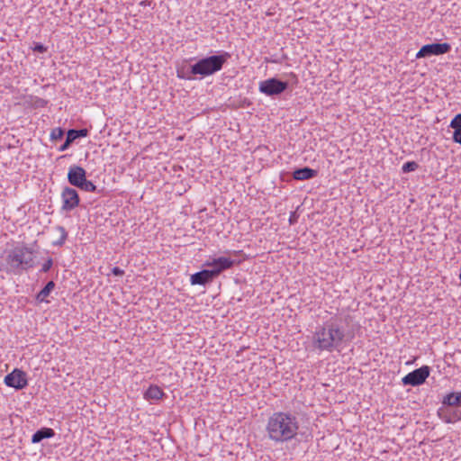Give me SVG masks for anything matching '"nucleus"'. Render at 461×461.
<instances>
[{
    "label": "nucleus",
    "instance_id": "obj_22",
    "mask_svg": "<svg viewBox=\"0 0 461 461\" xmlns=\"http://www.w3.org/2000/svg\"><path fill=\"white\" fill-rule=\"evenodd\" d=\"M80 190L85 192H92L95 193L97 191V186L90 180L86 178L77 186Z\"/></svg>",
    "mask_w": 461,
    "mask_h": 461
},
{
    "label": "nucleus",
    "instance_id": "obj_6",
    "mask_svg": "<svg viewBox=\"0 0 461 461\" xmlns=\"http://www.w3.org/2000/svg\"><path fill=\"white\" fill-rule=\"evenodd\" d=\"M429 374L430 367L429 366H422L403 376L402 382L403 385L418 386L426 381Z\"/></svg>",
    "mask_w": 461,
    "mask_h": 461
},
{
    "label": "nucleus",
    "instance_id": "obj_30",
    "mask_svg": "<svg viewBox=\"0 0 461 461\" xmlns=\"http://www.w3.org/2000/svg\"><path fill=\"white\" fill-rule=\"evenodd\" d=\"M456 115H457V116L459 117V119L461 120V113H458V114H456Z\"/></svg>",
    "mask_w": 461,
    "mask_h": 461
},
{
    "label": "nucleus",
    "instance_id": "obj_18",
    "mask_svg": "<svg viewBox=\"0 0 461 461\" xmlns=\"http://www.w3.org/2000/svg\"><path fill=\"white\" fill-rule=\"evenodd\" d=\"M55 230L59 233V236L57 240L52 241V245L61 247L68 238V232L63 226L59 225L55 228Z\"/></svg>",
    "mask_w": 461,
    "mask_h": 461
},
{
    "label": "nucleus",
    "instance_id": "obj_25",
    "mask_svg": "<svg viewBox=\"0 0 461 461\" xmlns=\"http://www.w3.org/2000/svg\"><path fill=\"white\" fill-rule=\"evenodd\" d=\"M32 50H33V51L38 52V53H44L47 51V48L40 42L35 43Z\"/></svg>",
    "mask_w": 461,
    "mask_h": 461
},
{
    "label": "nucleus",
    "instance_id": "obj_15",
    "mask_svg": "<svg viewBox=\"0 0 461 461\" xmlns=\"http://www.w3.org/2000/svg\"><path fill=\"white\" fill-rule=\"evenodd\" d=\"M55 436V431L51 428L43 427L35 431L32 437V443L37 444L46 438H51Z\"/></svg>",
    "mask_w": 461,
    "mask_h": 461
},
{
    "label": "nucleus",
    "instance_id": "obj_17",
    "mask_svg": "<svg viewBox=\"0 0 461 461\" xmlns=\"http://www.w3.org/2000/svg\"><path fill=\"white\" fill-rule=\"evenodd\" d=\"M449 127L454 129L453 140L461 145V120L457 115L451 120Z\"/></svg>",
    "mask_w": 461,
    "mask_h": 461
},
{
    "label": "nucleus",
    "instance_id": "obj_4",
    "mask_svg": "<svg viewBox=\"0 0 461 461\" xmlns=\"http://www.w3.org/2000/svg\"><path fill=\"white\" fill-rule=\"evenodd\" d=\"M230 57V54L224 51L220 55L203 58L190 67V73L203 77L213 75L222 68Z\"/></svg>",
    "mask_w": 461,
    "mask_h": 461
},
{
    "label": "nucleus",
    "instance_id": "obj_3",
    "mask_svg": "<svg viewBox=\"0 0 461 461\" xmlns=\"http://www.w3.org/2000/svg\"><path fill=\"white\" fill-rule=\"evenodd\" d=\"M5 261L6 272L19 275L34 266L33 251L26 246L15 247L7 252Z\"/></svg>",
    "mask_w": 461,
    "mask_h": 461
},
{
    "label": "nucleus",
    "instance_id": "obj_2",
    "mask_svg": "<svg viewBox=\"0 0 461 461\" xmlns=\"http://www.w3.org/2000/svg\"><path fill=\"white\" fill-rule=\"evenodd\" d=\"M298 429V418L296 414L289 411L274 412L268 418L266 428L268 438L276 443H284L294 438Z\"/></svg>",
    "mask_w": 461,
    "mask_h": 461
},
{
    "label": "nucleus",
    "instance_id": "obj_20",
    "mask_svg": "<svg viewBox=\"0 0 461 461\" xmlns=\"http://www.w3.org/2000/svg\"><path fill=\"white\" fill-rule=\"evenodd\" d=\"M87 134H88V130L87 129H79V130L71 129V130L68 131L67 137L69 140H71L72 142H74L78 138H85V137H86Z\"/></svg>",
    "mask_w": 461,
    "mask_h": 461
},
{
    "label": "nucleus",
    "instance_id": "obj_29",
    "mask_svg": "<svg viewBox=\"0 0 461 461\" xmlns=\"http://www.w3.org/2000/svg\"><path fill=\"white\" fill-rule=\"evenodd\" d=\"M177 77H180V78H187V79H191L192 78L191 76L185 77V76L181 75L180 71H177Z\"/></svg>",
    "mask_w": 461,
    "mask_h": 461
},
{
    "label": "nucleus",
    "instance_id": "obj_14",
    "mask_svg": "<svg viewBox=\"0 0 461 461\" xmlns=\"http://www.w3.org/2000/svg\"><path fill=\"white\" fill-rule=\"evenodd\" d=\"M318 171L308 167L297 168L293 172V177L295 180H309L315 177Z\"/></svg>",
    "mask_w": 461,
    "mask_h": 461
},
{
    "label": "nucleus",
    "instance_id": "obj_5",
    "mask_svg": "<svg viewBox=\"0 0 461 461\" xmlns=\"http://www.w3.org/2000/svg\"><path fill=\"white\" fill-rule=\"evenodd\" d=\"M288 83L276 77L268 78L259 83V91L268 96L277 95L285 92Z\"/></svg>",
    "mask_w": 461,
    "mask_h": 461
},
{
    "label": "nucleus",
    "instance_id": "obj_9",
    "mask_svg": "<svg viewBox=\"0 0 461 461\" xmlns=\"http://www.w3.org/2000/svg\"><path fill=\"white\" fill-rule=\"evenodd\" d=\"M236 261L230 258L219 257L205 261L204 266L212 267L211 271L213 272L215 277L219 276L223 271L231 268Z\"/></svg>",
    "mask_w": 461,
    "mask_h": 461
},
{
    "label": "nucleus",
    "instance_id": "obj_27",
    "mask_svg": "<svg viewBox=\"0 0 461 461\" xmlns=\"http://www.w3.org/2000/svg\"><path fill=\"white\" fill-rule=\"evenodd\" d=\"M72 140L66 137L65 142L59 147V151H65L72 144Z\"/></svg>",
    "mask_w": 461,
    "mask_h": 461
},
{
    "label": "nucleus",
    "instance_id": "obj_13",
    "mask_svg": "<svg viewBox=\"0 0 461 461\" xmlns=\"http://www.w3.org/2000/svg\"><path fill=\"white\" fill-rule=\"evenodd\" d=\"M215 277L213 272L211 269H203L199 272H196L191 276L190 282L193 285H205L206 284L211 283Z\"/></svg>",
    "mask_w": 461,
    "mask_h": 461
},
{
    "label": "nucleus",
    "instance_id": "obj_12",
    "mask_svg": "<svg viewBox=\"0 0 461 461\" xmlns=\"http://www.w3.org/2000/svg\"><path fill=\"white\" fill-rule=\"evenodd\" d=\"M86 178V172L82 167L73 165L69 167L68 181L71 185L77 187Z\"/></svg>",
    "mask_w": 461,
    "mask_h": 461
},
{
    "label": "nucleus",
    "instance_id": "obj_8",
    "mask_svg": "<svg viewBox=\"0 0 461 461\" xmlns=\"http://www.w3.org/2000/svg\"><path fill=\"white\" fill-rule=\"evenodd\" d=\"M5 384L16 390L23 389L28 384L27 374L21 369L15 368L5 375Z\"/></svg>",
    "mask_w": 461,
    "mask_h": 461
},
{
    "label": "nucleus",
    "instance_id": "obj_16",
    "mask_svg": "<svg viewBox=\"0 0 461 461\" xmlns=\"http://www.w3.org/2000/svg\"><path fill=\"white\" fill-rule=\"evenodd\" d=\"M163 396H164V393H163L162 389L158 385H150L144 393V398L147 401H150V400L158 401V400L162 399Z\"/></svg>",
    "mask_w": 461,
    "mask_h": 461
},
{
    "label": "nucleus",
    "instance_id": "obj_23",
    "mask_svg": "<svg viewBox=\"0 0 461 461\" xmlns=\"http://www.w3.org/2000/svg\"><path fill=\"white\" fill-rule=\"evenodd\" d=\"M419 167V165L415 161H408L403 164L402 169L403 173H410L415 171Z\"/></svg>",
    "mask_w": 461,
    "mask_h": 461
},
{
    "label": "nucleus",
    "instance_id": "obj_7",
    "mask_svg": "<svg viewBox=\"0 0 461 461\" xmlns=\"http://www.w3.org/2000/svg\"><path fill=\"white\" fill-rule=\"evenodd\" d=\"M451 50L450 44L444 43H431L423 45L416 54L417 59L427 58L431 56H438L449 52Z\"/></svg>",
    "mask_w": 461,
    "mask_h": 461
},
{
    "label": "nucleus",
    "instance_id": "obj_26",
    "mask_svg": "<svg viewBox=\"0 0 461 461\" xmlns=\"http://www.w3.org/2000/svg\"><path fill=\"white\" fill-rule=\"evenodd\" d=\"M52 265H53V261H52V259H51V258H49V259H48V260H47V261L42 265V267H41V272H43V273L48 272V271L51 268Z\"/></svg>",
    "mask_w": 461,
    "mask_h": 461
},
{
    "label": "nucleus",
    "instance_id": "obj_1",
    "mask_svg": "<svg viewBox=\"0 0 461 461\" xmlns=\"http://www.w3.org/2000/svg\"><path fill=\"white\" fill-rule=\"evenodd\" d=\"M354 337V332L345 330L340 319L330 318L316 328L312 346L320 351L332 352L342 344L352 341Z\"/></svg>",
    "mask_w": 461,
    "mask_h": 461
},
{
    "label": "nucleus",
    "instance_id": "obj_24",
    "mask_svg": "<svg viewBox=\"0 0 461 461\" xmlns=\"http://www.w3.org/2000/svg\"><path fill=\"white\" fill-rule=\"evenodd\" d=\"M64 136V130L60 127L54 128L50 132V139L52 140H61Z\"/></svg>",
    "mask_w": 461,
    "mask_h": 461
},
{
    "label": "nucleus",
    "instance_id": "obj_10",
    "mask_svg": "<svg viewBox=\"0 0 461 461\" xmlns=\"http://www.w3.org/2000/svg\"><path fill=\"white\" fill-rule=\"evenodd\" d=\"M438 415L447 423H455L461 420V405H441Z\"/></svg>",
    "mask_w": 461,
    "mask_h": 461
},
{
    "label": "nucleus",
    "instance_id": "obj_28",
    "mask_svg": "<svg viewBox=\"0 0 461 461\" xmlns=\"http://www.w3.org/2000/svg\"><path fill=\"white\" fill-rule=\"evenodd\" d=\"M112 273L115 276H123L124 271L122 269H121L120 267H114L112 269Z\"/></svg>",
    "mask_w": 461,
    "mask_h": 461
},
{
    "label": "nucleus",
    "instance_id": "obj_19",
    "mask_svg": "<svg viewBox=\"0 0 461 461\" xmlns=\"http://www.w3.org/2000/svg\"><path fill=\"white\" fill-rule=\"evenodd\" d=\"M55 283L53 281L48 282L45 286L38 293L36 299L40 302L45 301L50 292L54 289Z\"/></svg>",
    "mask_w": 461,
    "mask_h": 461
},
{
    "label": "nucleus",
    "instance_id": "obj_21",
    "mask_svg": "<svg viewBox=\"0 0 461 461\" xmlns=\"http://www.w3.org/2000/svg\"><path fill=\"white\" fill-rule=\"evenodd\" d=\"M441 403H461V392L447 393L443 397Z\"/></svg>",
    "mask_w": 461,
    "mask_h": 461
},
{
    "label": "nucleus",
    "instance_id": "obj_11",
    "mask_svg": "<svg viewBox=\"0 0 461 461\" xmlns=\"http://www.w3.org/2000/svg\"><path fill=\"white\" fill-rule=\"evenodd\" d=\"M62 207L61 209L66 212H70L79 204V195L74 188L66 186L61 193Z\"/></svg>",
    "mask_w": 461,
    "mask_h": 461
}]
</instances>
